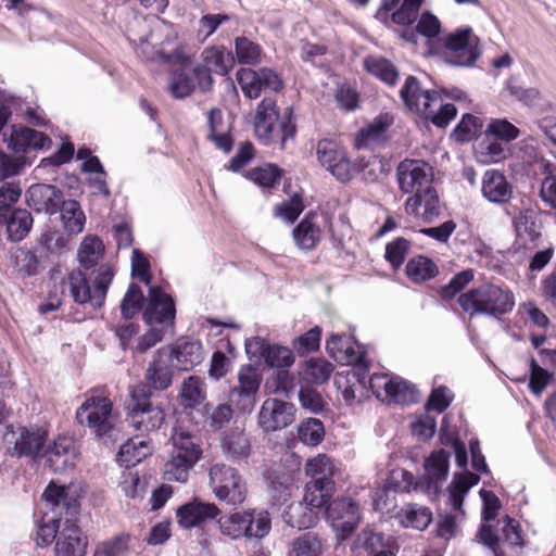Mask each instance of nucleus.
Returning <instances> with one entry per match:
<instances>
[{
  "label": "nucleus",
  "mask_w": 556,
  "mask_h": 556,
  "mask_svg": "<svg viewBox=\"0 0 556 556\" xmlns=\"http://www.w3.org/2000/svg\"><path fill=\"white\" fill-rule=\"evenodd\" d=\"M115 271L109 264L99 265L87 279L80 270H72L62 282L63 293H68L73 301L91 308L103 306L109 287Z\"/></svg>",
  "instance_id": "obj_1"
},
{
  "label": "nucleus",
  "mask_w": 556,
  "mask_h": 556,
  "mask_svg": "<svg viewBox=\"0 0 556 556\" xmlns=\"http://www.w3.org/2000/svg\"><path fill=\"white\" fill-rule=\"evenodd\" d=\"M202 456L199 439L191 432L175 427L170 437L168 458L164 463L163 476L165 480L186 482L190 470Z\"/></svg>",
  "instance_id": "obj_2"
},
{
  "label": "nucleus",
  "mask_w": 556,
  "mask_h": 556,
  "mask_svg": "<svg viewBox=\"0 0 556 556\" xmlns=\"http://www.w3.org/2000/svg\"><path fill=\"white\" fill-rule=\"evenodd\" d=\"M222 535L232 540H262L271 530V517L265 508H244L223 514L217 519Z\"/></svg>",
  "instance_id": "obj_3"
},
{
  "label": "nucleus",
  "mask_w": 556,
  "mask_h": 556,
  "mask_svg": "<svg viewBox=\"0 0 556 556\" xmlns=\"http://www.w3.org/2000/svg\"><path fill=\"white\" fill-rule=\"evenodd\" d=\"M401 98L410 111L421 114L438 127H445L456 115L452 103H443L437 91H421L417 79L409 76L401 89Z\"/></svg>",
  "instance_id": "obj_4"
},
{
  "label": "nucleus",
  "mask_w": 556,
  "mask_h": 556,
  "mask_svg": "<svg viewBox=\"0 0 556 556\" xmlns=\"http://www.w3.org/2000/svg\"><path fill=\"white\" fill-rule=\"evenodd\" d=\"M480 477L477 473L464 470L455 473L446 490V505L450 511L440 517L437 533L440 538L450 540L456 535L459 525L465 518L463 508L465 496L470 489L478 484Z\"/></svg>",
  "instance_id": "obj_5"
},
{
  "label": "nucleus",
  "mask_w": 556,
  "mask_h": 556,
  "mask_svg": "<svg viewBox=\"0 0 556 556\" xmlns=\"http://www.w3.org/2000/svg\"><path fill=\"white\" fill-rule=\"evenodd\" d=\"M460 307L471 315H503L510 312L515 305L513 293L495 285H484L459 295Z\"/></svg>",
  "instance_id": "obj_6"
},
{
  "label": "nucleus",
  "mask_w": 556,
  "mask_h": 556,
  "mask_svg": "<svg viewBox=\"0 0 556 556\" xmlns=\"http://www.w3.org/2000/svg\"><path fill=\"white\" fill-rule=\"evenodd\" d=\"M208 485L214 496L230 506L242 505L248 497V484L237 468L214 463L208 468Z\"/></svg>",
  "instance_id": "obj_7"
},
{
  "label": "nucleus",
  "mask_w": 556,
  "mask_h": 556,
  "mask_svg": "<svg viewBox=\"0 0 556 556\" xmlns=\"http://www.w3.org/2000/svg\"><path fill=\"white\" fill-rule=\"evenodd\" d=\"M76 420L99 439L111 437L115 426L111 400L101 394L87 395L76 410Z\"/></svg>",
  "instance_id": "obj_8"
},
{
  "label": "nucleus",
  "mask_w": 556,
  "mask_h": 556,
  "mask_svg": "<svg viewBox=\"0 0 556 556\" xmlns=\"http://www.w3.org/2000/svg\"><path fill=\"white\" fill-rule=\"evenodd\" d=\"M444 60L453 66H471L481 55L480 39L469 26L447 34L444 38Z\"/></svg>",
  "instance_id": "obj_9"
},
{
  "label": "nucleus",
  "mask_w": 556,
  "mask_h": 556,
  "mask_svg": "<svg viewBox=\"0 0 556 556\" xmlns=\"http://www.w3.org/2000/svg\"><path fill=\"white\" fill-rule=\"evenodd\" d=\"M316 156L320 166L341 182L350 181L356 174V164L351 162L346 151L334 140H319Z\"/></svg>",
  "instance_id": "obj_10"
},
{
  "label": "nucleus",
  "mask_w": 556,
  "mask_h": 556,
  "mask_svg": "<svg viewBox=\"0 0 556 556\" xmlns=\"http://www.w3.org/2000/svg\"><path fill=\"white\" fill-rule=\"evenodd\" d=\"M127 419L135 431L147 433L161 428L165 419V413L160 406H153L144 394L132 393Z\"/></svg>",
  "instance_id": "obj_11"
},
{
  "label": "nucleus",
  "mask_w": 556,
  "mask_h": 556,
  "mask_svg": "<svg viewBox=\"0 0 556 556\" xmlns=\"http://www.w3.org/2000/svg\"><path fill=\"white\" fill-rule=\"evenodd\" d=\"M174 36V25L163 18L155 17L149 31L142 36L129 35L137 53L144 59H155L163 54V46L170 42Z\"/></svg>",
  "instance_id": "obj_12"
},
{
  "label": "nucleus",
  "mask_w": 556,
  "mask_h": 556,
  "mask_svg": "<svg viewBox=\"0 0 556 556\" xmlns=\"http://www.w3.org/2000/svg\"><path fill=\"white\" fill-rule=\"evenodd\" d=\"M237 80L249 99H257L262 91L279 92L283 89V80L280 75L271 68L260 70L241 68L237 72Z\"/></svg>",
  "instance_id": "obj_13"
},
{
  "label": "nucleus",
  "mask_w": 556,
  "mask_h": 556,
  "mask_svg": "<svg viewBox=\"0 0 556 556\" xmlns=\"http://www.w3.org/2000/svg\"><path fill=\"white\" fill-rule=\"evenodd\" d=\"M203 65L193 68V75L197 78L201 90L206 91L211 88L213 79L211 73L226 75L232 68L235 60L230 51L224 47H210L202 52Z\"/></svg>",
  "instance_id": "obj_14"
},
{
  "label": "nucleus",
  "mask_w": 556,
  "mask_h": 556,
  "mask_svg": "<svg viewBox=\"0 0 556 556\" xmlns=\"http://www.w3.org/2000/svg\"><path fill=\"white\" fill-rule=\"evenodd\" d=\"M261 381L258 370L252 365H245L239 369L238 386L229 392V401L239 412L249 414L253 410Z\"/></svg>",
  "instance_id": "obj_15"
},
{
  "label": "nucleus",
  "mask_w": 556,
  "mask_h": 556,
  "mask_svg": "<svg viewBox=\"0 0 556 556\" xmlns=\"http://www.w3.org/2000/svg\"><path fill=\"white\" fill-rule=\"evenodd\" d=\"M175 303L170 295L159 287H150L148 304L143 318L150 327L173 330L175 321Z\"/></svg>",
  "instance_id": "obj_16"
},
{
  "label": "nucleus",
  "mask_w": 556,
  "mask_h": 556,
  "mask_svg": "<svg viewBox=\"0 0 556 556\" xmlns=\"http://www.w3.org/2000/svg\"><path fill=\"white\" fill-rule=\"evenodd\" d=\"M450 454L443 450L432 452L425 460L424 476L417 480L416 489L435 500L448 473Z\"/></svg>",
  "instance_id": "obj_17"
},
{
  "label": "nucleus",
  "mask_w": 556,
  "mask_h": 556,
  "mask_svg": "<svg viewBox=\"0 0 556 556\" xmlns=\"http://www.w3.org/2000/svg\"><path fill=\"white\" fill-rule=\"evenodd\" d=\"M432 168L422 160L405 159L396 167V181L403 193H417L432 182Z\"/></svg>",
  "instance_id": "obj_18"
},
{
  "label": "nucleus",
  "mask_w": 556,
  "mask_h": 556,
  "mask_svg": "<svg viewBox=\"0 0 556 556\" xmlns=\"http://www.w3.org/2000/svg\"><path fill=\"white\" fill-rule=\"evenodd\" d=\"M295 419L291 403L278 399H266L258 413V425L265 432H274L290 426Z\"/></svg>",
  "instance_id": "obj_19"
},
{
  "label": "nucleus",
  "mask_w": 556,
  "mask_h": 556,
  "mask_svg": "<svg viewBox=\"0 0 556 556\" xmlns=\"http://www.w3.org/2000/svg\"><path fill=\"white\" fill-rule=\"evenodd\" d=\"M327 520L332 528L341 532V538L350 535L359 521L358 505L350 497H338L327 506Z\"/></svg>",
  "instance_id": "obj_20"
},
{
  "label": "nucleus",
  "mask_w": 556,
  "mask_h": 556,
  "mask_svg": "<svg viewBox=\"0 0 556 556\" xmlns=\"http://www.w3.org/2000/svg\"><path fill=\"white\" fill-rule=\"evenodd\" d=\"M219 515L220 509L214 503L203 502L197 497L179 506L176 510L177 523L184 529L202 527Z\"/></svg>",
  "instance_id": "obj_21"
},
{
  "label": "nucleus",
  "mask_w": 556,
  "mask_h": 556,
  "mask_svg": "<svg viewBox=\"0 0 556 556\" xmlns=\"http://www.w3.org/2000/svg\"><path fill=\"white\" fill-rule=\"evenodd\" d=\"M166 350L172 365L178 370H190L204 358L202 343L191 338H179Z\"/></svg>",
  "instance_id": "obj_22"
},
{
  "label": "nucleus",
  "mask_w": 556,
  "mask_h": 556,
  "mask_svg": "<svg viewBox=\"0 0 556 556\" xmlns=\"http://www.w3.org/2000/svg\"><path fill=\"white\" fill-rule=\"evenodd\" d=\"M88 538L71 520H66L54 544V556H87Z\"/></svg>",
  "instance_id": "obj_23"
},
{
  "label": "nucleus",
  "mask_w": 556,
  "mask_h": 556,
  "mask_svg": "<svg viewBox=\"0 0 556 556\" xmlns=\"http://www.w3.org/2000/svg\"><path fill=\"white\" fill-rule=\"evenodd\" d=\"M4 141L13 153L24 155L28 150L45 148L50 139L43 132L25 126L13 125L10 134H4Z\"/></svg>",
  "instance_id": "obj_24"
},
{
  "label": "nucleus",
  "mask_w": 556,
  "mask_h": 556,
  "mask_svg": "<svg viewBox=\"0 0 556 556\" xmlns=\"http://www.w3.org/2000/svg\"><path fill=\"white\" fill-rule=\"evenodd\" d=\"M326 349L329 355L341 364L357 366L367 363L365 355L358 351L359 348L351 336L330 334Z\"/></svg>",
  "instance_id": "obj_25"
},
{
  "label": "nucleus",
  "mask_w": 556,
  "mask_h": 556,
  "mask_svg": "<svg viewBox=\"0 0 556 556\" xmlns=\"http://www.w3.org/2000/svg\"><path fill=\"white\" fill-rule=\"evenodd\" d=\"M481 194L490 203L506 204L513 197V186L497 169H486L481 178Z\"/></svg>",
  "instance_id": "obj_26"
},
{
  "label": "nucleus",
  "mask_w": 556,
  "mask_h": 556,
  "mask_svg": "<svg viewBox=\"0 0 556 556\" xmlns=\"http://www.w3.org/2000/svg\"><path fill=\"white\" fill-rule=\"evenodd\" d=\"M28 205L37 212L53 215L59 212L63 201L62 192L54 186L37 184L29 187L26 192Z\"/></svg>",
  "instance_id": "obj_27"
},
{
  "label": "nucleus",
  "mask_w": 556,
  "mask_h": 556,
  "mask_svg": "<svg viewBox=\"0 0 556 556\" xmlns=\"http://www.w3.org/2000/svg\"><path fill=\"white\" fill-rule=\"evenodd\" d=\"M369 368L368 363L353 366L346 376H338L336 384L341 390L342 396L348 404L354 401H361L367 393L366 372Z\"/></svg>",
  "instance_id": "obj_28"
},
{
  "label": "nucleus",
  "mask_w": 556,
  "mask_h": 556,
  "mask_svg": "<svg viewBox=\"0 0 556 556\" xmlns=\"http://www.w3.org/2000/svg\"><path fill=\"white\" fill-rule=\"evenodd\" d=\"M49 467L55 472H62L74 466L76 458V446L72 438L59 435L52 443L45 448Z\"/></svg>",
  "instance_id": "obj_29"
},
{
  "label": "nucleus",
  "mask_w": 556,
  "mask_h": 556,
  "mask_svg": "<svg viewBox=\"0 0 556 556\" xmlns=\"http://www.w3.org/2000/svg\"><path fill=\"white\" fill-rule=\"evenodd\" d=\"M78 494L73 492L71 485H58L53 481L46 488L42 500L45 502L46 511L52 515L61 516L63 510L76 511Z\"/></svg>",
  "instance_id": "obj_30"
},
{
  "label": "nucleus",
  "mask_w": 556,
  "mask_h": 556,
  "mask_svg": "<svg viewBox=\"0 0 556 556\" xmlns=\"http://www.w3.org/2000/svg\"><path fill=\"white\" fill-rule=\"evenodd\" d=\"M405 212L427 222L439 215V197L431 184L406 200Z\"/></svg>",
  "instance_id": "obj_31"
},
{
  "label": "nucleus",
  "mask_w": 556,
  "mask_h": 556,
  "mask_svg": "<svg viewBox=\"0 0 556 556\" xmlns=\"http://www.w3.org/2000/svg\"><path fill=\"white\" fill-rule=\"evenodd\" d=\"M170 358L166 349H159L149 364L146 379L155 390H166L173 381Z\"/></svg>",
  "instance_id": "obj_32"
},
{
  "label": "nucleus",
  "mask_w": 556,
  "mask_h": 556,
  "mask_svg": "<svg viewBox=\"0 0 556 556\" xmlns=\"http://www.w3.org/2000/svg\"><path fill=\"white\" fill-rule=\"evenodd\" d=\"M279 121L276 101L266 97L257 105L254 127L256 136L265 143L271 139V135Z\"/></svg>",
  "instance_id": "obj_33"
},
{
  "label": "nucleus",
  "mask_w": 556,
  "mask_h": 556,
  "mask_svg": "<svg viewBox=\"0 0 556 556\" xmlns=\"http://www.w3.org/2000/svg\"><path fill=\"white\" fill-rule=\"evenodd\" d=\"M0 226H5L8 237L12 241H21L33 226L31 214L24 208L0 213Z\"/></svg>",
  "instance_id": "obj_34"
},
{
  "label": "nucleus",
  "mask_w": 556,
  "mask_h": 556,
  "mask_svg": "<svg viewBox=\"0 0 556 556\" xmlns=\"http://www.w3.org/2000/svg\"><path fill=\"white\" fill-rule=\"evenodd\" d=\"M318 513L309 507L303 500L288 505L282 513V520L290 527L299 530L314 527Z\"/></svg>",
  "instance_id": "obj_35"
},
{
  "label": "nucleus",
  "mask_w": 556,
  "mask_h": 556,
  "mask_svg": "<svg viewBox=\"0 0 556 556\" xmlns=\"http://www.w3.org/2000/svg\"><path fill=\"white\" fill-rule=\"evenodd\" d=\"M152 453L150 441L143 438H132L125 442L118 451L117 463L125 468L136 466Z\"/></svg>",
  "instance_id": "obj_36"
},
{
  "label": "nucleus",
  "mask_w": 556,
  "mask_h": 556,
  "mask_svg": "<svg viewBox=\"0 0 556 556\" xmlns=\"http://www.w3.org/2000/svg\"><path fill=\"white\" fill-rule=\"evenodd\" d=\"M47 431L41 428L24 429L15 442V450L21 455L37 457L45 453Z\"/></svg>",
  "instance_id": "obj_37"
},
{
  "label": "nucleus",
  "mask_w": 556,
  "mask_h": 556,
  "mask_svg": "<svg viewBox=\"0 0 556 556\" xmlns=\"http://www.w3.org/2000/svg\"><path fill=\"white\" fill-rule=\"evenodd\" d=\"M425 0H382L381 8L384 11H392V21L399 25H409L417 16V13Z\"/></svg>",
  "instance_id": "obj_38"
},
{
  "label": "nucleus",
  "mask_w": 556,
  "mask_h": 556,
  "mask_svg": "<svg viewBox=\"0 0 556 556\" xmlns=\"http://www.w3.org/2000/svg\"><path fill=\"white\" fill-rule=\"evenodd\" d=\"M391 124L392 117L389 114H380L359 130L355 139V146L364 148L383 140Z\"/></svg>",
  "instance_id": "obj_39"
},
{
  "label": "nucleus",
  "mask_w": 556,
  "mask_h": 556,
  "mask_svg": "<svg viewBox=\"0 0 556 556\" xmlns=\"http://www.w3.org/2000/svg\"><path fill=\"white\" fill-rule=\"evenodd\" d=\"M514 227L517 242L523 247H527L528 243H534L541 236V227L535 220L533 211H521L514 219Z\"/></svg>",
  "instance_id": "obj_40"
},
{
  "label": "nucleus",
  "mask_w": 556,
  "mask_h": 556,
  "mask_svg": "<svg viewBox=\"0 0 556 556\" xmlns=\"http://www.w3.org/2000/svg\"><path fill=\"white\" fill-rule=\"evenodd\" d=\"M316 214H308L305 218L294 228L293 239L296 245L303 250H311L315 248L321 237V230L317 224Z\"/></svg>",
  "instance_id": "obj_41"
},
{
  "label": "nucleus",
  "mask_w": 556,
  "mask_h": 556,
  "mask_svg": "<svg viewBox=\"0 0 556 556\" xmlns=\"http://www.w3.org/2000/svg\"><path fill=\"white\" fill-rule=\"evenodd\" d=\"M222 448L229 459L237 462L250 455L251 445L243 430L237 428L224 435Z\"/></svg>",
  "instance_id": "obj_42"
},
{
  "label": "nucleus",
  "mask_w": 556,
  "mask_h": 556,
  "mask_svg": "<svg viewBox=\"0 0 556 556\" xmlns=\"http://www.w3.org/2000/svg\"><path fill=\"white\" fill-rule=\"evenodd\" d=\"M104 244L102 240L93 235L86 236L77 251V258L81 267L90 269L96 267L104 256Z\"/></svg>",
  "instance_id": "obj_43"
},
{
  "label": "nucleus",
  "mask_w": 556,
  "mask_h": 556,
  "mask_svg": "<svg viewBox=\"0 0 556 556\" xmlns=\"http://www.w3.org/2000/svg\"><path fill=\"white\" fill-rule=\"evenodd\" d=\"M338 469L336 462L326 454H318L305 465V472L312 478L311 481L318 482H334L333 477Z\"/></svg>",
  "instance_id": "obj_44"
},
{
  "label": "nucleus",
  "mask_w": 556,
  "mask_h": 556,
  "mask_svg": "<svg viewBox=\"0 0 556 556\" xmlns=\"http://www.w3.org/2000/svg\"><path fill=\"white\" fill-rule=\"evenodd\" d=\"M60 214L63 228L66 232L78 235L84 230L86 216L80 204L75 200L62 201Z\"/></svg>",
  "instance_id": "obj_45"
},
{
  "label": "nucleus",
  "mask_w": 556,
  "mask_h": 556,
  "mask_svg": "<svg viewBox=\"0 0 556 556\" xmlns=\"http://www.w3.org/2000/svg\"><path fill=\"white\" fill-rule=\"evenodd\" d=\"M334 490V482L309 481L305 485L303 501L317 511L325 507Z\"/></svg>",
  "instance_id": "obj_46"
},
{
  "label": "nucleus",
  "mask_w": 556,
  "mask_h": 556,
  "mask_svg": "<svg viewBox=\"0 0 556 556\" xmlns=\"http://www.w3.org/2000/svg\"><path fill=\"white\" fill-rule=\"evenodd\" d=\"M389 544L380 533L362 531L352 545L353 556H375Z\"/></svg>",
  "instance_id": "obj_47"
},
{
  "label": "nucleus",
  "mask_w": 556,
  "mask_h": 556,
  "mask_svg": "<svg viewBox=\"0 0 556 556\" xmlns=\"http://www.w3.org/2000/svg\"><path fill=\"white\" fill-rule=\"evenodd\" d=\"M491 137L485 134V137L475 146V156L479 163L493 164L505 157L504 146Z\"/></svg>",
  "instance_id": "obj_48"
},
{
  "label": "nucleus",
  "mask_w": 556,
  "mask_h": 556,
  "mask_svg": "<svg viewBox=\"0 0 556 556\" xmlns=\"http://www.w3.org/2000/svg\"><path fill=\"white\" fill-rule=\"evenodd\" d=\"M131 536L122 532L115 536L99 542L92 556H124L129 552Z\"/></svg>",
  "instance_id": "obj_49"
},
{
  "label": "nucleus",
  "mask_w": 556,
  "mask_h": 556,
  "mask_svg": "<svg viewBox=\"0 0 556 556\" xmlns=\"http://www.w3.org/2000/svg\"><path fill=\"white\" fill-rule=\"evenodd\" d=\"M205 396V383L201 378L190 376L184 380L180 390V399L184 406L195 407L204 401Z\"/></svg>",
  "instance_id": "obj_50"
},
{
  "label": "nucleus",
  "mask_w": 556,
  "mask_h": 556,
  "mask_svg": "<svg viewBox=\"0 0 556 556\" xmlns=\"http://www.w3.org/2000/svg\"><path fill=\"white\" fill-rule=\"evenodd\" d=\"M406 274L414 282H422L437 276L438 266L427 256L413 257L406 265Z\"/></svg>",
  "instance_id": "obj_51"
},
{
  "label": "nucleus",
  "mask_w": 556,
  "mask_h": 556,
  "mask_svg": "<svg viewBox=\"0 0 556 556\" xmlns=\"http://www.w3.org/2000/svg\"><path fill=\"white\" fill-rule=\"evenodd\" d=\"M333 371V366L324 358H311L302 367V378L311 383L326 382Z\"/></svg>",
  "instance_id": "obj_52"
},
{
  "label": "nucleus",
  "mask_w": 556,
  "mask_h": 556,
  "mask_svg": "<svg viewBox=\"0 0 556 556\" xmlns=\"http://www.w3.org/2000/svg\"><path fill=\"white\" fill-rule=\"evenodd\" d=\"M389 391L386 397L388 403L406 405L418 400L416 388L400 377H393V386Z\"/></svg>",
  "instance_id": "obj_53"
},
{
  "label": "nucleus",
  "mask_w": 556,
  "mask_h": 556,
  "mask_svg": "<svg viewBox=\"0 0 556 556\" xmlns=\"http://www.w3.org/2000/svg\"><path fill=\"white\" fill-rule=\"evenodd\" d=\"M440 441L443 445L451 446L454 450L457 465L460 468H466L468 460L466 446L458 440L456 431L450 428L446 416L442 420Z\"/></svg>",
  "instance_id": "obj_54"
},
{
  "label": "nucleus",
  "mask_w": 556,
  "mask_h": 556,
  "mask_svg": "<svg viewBox=\"0 0 556 556\" xmlns=\"http://www.w3.org/2000/svg\"><path fill=\"white\" fill-rule=\"evenodd\" d=\"M323 545L316 534L304 533L293 540L288 556H321Z\"/></svg>",
  "instance_id": "obj_55"
},
{
  "label": "nucleus",
  "mask_w": 556,
  "mask_h": 556,
  "mask_svg": "<svg viewBox=\"0 0 556 556\" xmlns=\"http://www.w3.org/2000/svg\"><path fill=\"white\" fill-rule=\"evenodd\" d=\"M325 435L323 422L317 418L303 420L298 427L299 440L308 446L318 445Z\"/></svg>",
  "instance_id": "obj_56"
},
{
  "label": "nucleus",
  "mask_w": 556,
  "mask_h": 556,
  "mask_svg": "<svg viewBox=\"0 0 556 556\" xmlns=\"http://www.w3.org/2000/svg\"><path fill=\"white\" fill-rule=\"evenodd\" d=\"M432 520V514L428 507L409 505L404 510L401 522L404 527L425 530Z\"/></svg>",
  "instance_id": "obj_57"
},
{
  "label": "nucleus",
  "mask_w": 556,
  "mask_h": 556,
  "mask_svg": "<svg viewBox=\"0 0 556 556\" xmlns=\"http://www.w3.org/2000/svg\"><path fill=\"white\" fill-rule=\"evenodd\" d=\"M61 516L52 515L43 511L42 518L37 529V541L39 545H49L53 541L56 542L59 535Z\"/></svg>",
  "instance_id": "obj_58"
},
{
  "label": "nucleus",
  "mask_w": 556,
  "mask_h": 556,
  "mask_svg": "<svg viewBox=\"0 0 556 556\" xmlns=\"http://www.w3.org/2000/svg\"><path fill=\"white\" fill-rule=\"evenodd\" d=\"M366 70L374 76L389 85H394L397 79V73L393 65L386 59L379 56H368L365 62Z\"/></svg>",
  "instance_id": "obj_59"
},
{
  "label": "nucleus",
  "mask_w": 556,
  "mask_h": 556,
  "mask_svg": "<svg viewBox=\"0 0 556 556\" xmlns=\"http://www.w3.org/2000/svg\"><path fill=\"white\" fill-rule=\"evenodd\" d=\"M482 127L481 118L471 114H465L454 129L453 136L456 141L467 142L477 138L482 131Z\"/></svg>",
  "instance_id": "obj_60"
},
{
  "label": "nucleus",
  "mask_w": 556,
  "mask_h": 556,
  "mask_svg": "<svg viewBox=\"0 0 556 556\" xmlns=\"http://www.w3.org/2000/svg\"><path fill=\"white\" fill-rule=\"evenodd\" d=\"M268 490L273 505H281L291 497L292 484L288 476L268 477Z\"/></svg>",
  "instance_id": "obj_61"
},
{
  "label": "nucleus",
  "mask_w": 556,
  "mask_h": 556,
  "mask_svg": "<svg viewBox=\"0 0 556 556\" xmlns=\"http://www.w3.org/2000/svg\"><path fill=\"white\" fill-rule=\"evenodd\" d=\"M198 85L195 76H191L184 71H176L172 74L168 88L175 98H185L189 96Z\"/></svg>",
  "instance_id": "obj_62"
},
{
  "label": "nucleus",
  "mask_w": 556,
  "mask_h": 556,
  "mask_svg": "<svg viewBox=\"0 0 556 556\" xmlns=\"http://www.w3.org/2000/svg\"><path fill=\"white\" fill-rule=\"evenodd\" d=\"M485 134L495 139L509 142L517 139L520 131L506 118H494L489 122Z\"/></svg>",
  "instance_id": "obj_63"
},
{
  "label": "nucleus",
  "mask_w": 556,
  "mask_h": 556,
  "mask_svg": "<svg viewBox=\"0 0 556 556\" xmlns=\"http://www.w3.org/2000/svg\"><path fill=\"white\" fill-rule=\"evenodd\" d=\"M236 54L239 63L255 64L261 61V47L245 37L236 39Z\"/></svg>",
  "instance_id": "obj_64"
}]
</instances>
